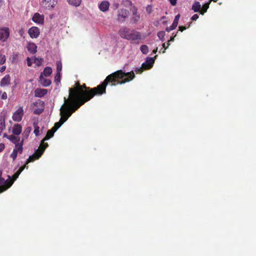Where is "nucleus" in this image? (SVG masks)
Segmentation results:
<instances>
[{
  "label": "nucleus",
  "instance_id": "obj_38",
  "mask_svg": "<svg viewBox=\"0 0 256 256\" xmlns=\"http://www.w3.org/2000/svg\"><path fill=\"white\" fill-rule=\"evenodd\" d=\"M20 174L18 173V172L17 171L12 176V180H11L12 181H13V182L16 180L17 178H18L19 175Z\"/></svg>",
  "mask_w": 256,
  "mask_h": 256
},
{
  "label": "nucleus",
  "instance_id": "obj_22",
  "mask_svg": "<svg viewBox=\"0 0 256 256\" xmlns=\"http://www.w3.org/2000/svg\"><path fill=\"white\" fill-rule=\"evenodd\" d=\"M201 8V5L198 2L196 1L192 4V10L194 12H199Z\"/></svg>",
  "mask_w": 256,
  "mask_h": 256
},
{
  "label": "nucleus",
  "instance_id": "obj_35",
  "mask_svg": "<svg viewBox=\"0 0 256 256\" xmlns=\"http://www.w3.org/2000/svg\"><path fill=\"white\" fill-rule=\"evenodd\" d=\"M60 72H57L54 78V80L56 82H60Z\"/></svg>",
  "mask_w": 256,
  "mask_h": 256
},
{
  "label": "nucleus",
  "instance_id": "obj_10",
  "mask_svg": "<svg viewBox=\"0 0 256 256\" xmlns=\"http://www.w3.org/2000/svg\"><path fill=\"white\" fill-rule=\"evenodd\" d=\"M28 34L32 38H36L38 37L40 31V29L36 26H32L28 30Z\"/></svg>",
  "mask_w": 256,
  "mask_h": 256
},
{
  "label": "nucleus",
  "instance_id": "obj_13",
  "mask_svg": "<svg viewBox=\"0 0 256 256\" xmlns=\"http://www.w3.org/2000/svg\"><path fill=\"white\" fill-rule=\"evenodd\" d=\"M48 92V90L44 88H38L34 90V96L42 98L45 96Z\"/></svg>",
  "mask_w": 256,
  "mask_h": 256
},
{
  "label": "nucleus",
  "instance_id": "obj_34",
  "mask_svg": "<svg viewBox=\"0 0 256 256\" xmlns=\"http://www.w3.org/2000/svg\"><path fill=\"white\" fill-rule=\"evenodd\" d=\"M144 70V68L142 66L140 68H134V71L136 74H141Z\"/></svg>",
  "mask_w": 256,
  "mask_h": 256
},
{
  "label": "nucleus",
  "instance_id": "obj_2",
  "mask_svg": "<svg viewBox=\"0 0 256 256\" xmlns=\"http://www.w3.org/2000/svg\"><path fill=\"white\" fill-rule=\"evenodd\" d=\"M118 34L122 38L128 40H134L141 39V35L139 32L126 26L122 27Z\"/></svg>",
  "mask_w": 256,
  "mask_h": 256
},
{
  "label": "nucleus",
  "instance_id": "obj_23",
  "mask_svg": "<svg viewBox=\"0 0 256 256\" xmlns=\"http://www.w3.org/2000/svg\"><path fill=\"white\" fill-rule=\"evenodd\" d=\"M52 72V68L50 66H46L44 68L43 72L41 74L42 75L44 74L45 76H48L51 74Z\"/></svg>",
  "mask_w": 256,
  "mask_h": 256
},
{
  "label": "nucleus",
  "instance_id": "obj_12",
  "mask_svg": "<svg viewBox=\"0 0 256 256\" xmlns=\"http://www.w3.org/2000/svg\"><path fill=\"white\" fill-rule=\"evenodd\" d=\"M154 62V58L148 57L146 58V62L142 63V66L144 69L148 70L150 68Z\"/></svg>",
  "mask_w": 256,
  "mask_h": 256
},
{
  "label": "nucleus",
  "instance_id": "obj_15",
  "mask_svg": "<svg viewBox=\"0 0 256 256\" xmlns=\"http://www.w3.org/2000/svg\"><path fill=\"white\" fill-rule=\"evenodd\" d=\"M40 84L45 87L48 86L52 83L51 80L49 79L45 78L42 74H40Z\"/></svg>",
  "mask_w": 256,
  "mask_h": 256
},
{
  "label": "nucleus",
  "instance_id": "obj_3",
  "mask_svg": "<svg viewBox=\"0 0 256 256\" xmlns=\"http://www.w3.org/2000/svg\"><path fill=\"white\" fill-rule=\"evenodd\" d=\"M44 141L45 140H44V138L40 144V148H38L36 150L34 154L29 156L28 158L26 160V164L32 162L34 160L38 159L41 156L45 149L48 146V144L47 143L44 144Z\"/></svg>",
  "mask_w": 256,
  "mask_h": 256
},
{
  "label": "nucleus",
  "instance_id": "obj_1",
  "mask_svg": "<svg viewBox=\"0 0 256 256\" xmlns=\"http://www.w3.org/2000/svg\"><path fill=\"white\" fill-rule=\"evenodd\" d=\"M128 64H125L123 70H118L108 76L104 81L93 89V92H84L82 88L73 90L69 89V98L66 99L64 98V104L60 108V114H62L67 120L86 102L92 98L94 95H101L106 93V86L108 82L112 83V86L117 84H123L132 80L134 77L133 70L126 72Z\"/></svg>",
  "mask_w": 256,
  "mask_h": 256
},
{
  "label": "nucleus",
  "instance_id": "obj_42",
  "mask_svg": "<svg viewBox=\"0 0 256 256\" xmlns=\"http://www.w3.org/2000/svg\"><path fill=\"white\" fill-rule=\"evenodd\" d=\"M180 18V14H177L175 16L173 22H176V24H178V22Z\"/></svg>",
  "mask_w": 256,
  "mask_h": 256
},
{
  "label": "nucleus",
  "instance_id": "obj_46",
  "mask_svg": "<svg viewBox=\"0 0 256 256\" xmlns=\"http://www.w3.org/2000/svg\"><path fill=\"white\" fill-rule=\"evenodd\" d=\"M198 18V14H194L192 16L191 18V20H196Z\"/></svg>",
  "mask_w": 256,
  "mask_h": 256
},
{
  "label": "nucleus",
  "instance_id": "obj_11",
  "mask_svg": "<svg viewBox=\"0 0 256 256\" xmlns=\"http://www.w3.org/2000/svg\"><path fill=\"white\" fill-rule=\"evenodd\" d=\"M57 0H42V4L47 9L53 8L57 4Z\"/></svg>",
  "mask_w": 256,
  "mask_h": 256
},
{
  "label": "nucleus",
  "instance_id": "obj_17",
  "mask_svg": "<svg viewBox=\"0 0 256 256\" xmlns=\"http://www.w3.org/2000/svg\"><path fill=\"white\" fill-rule=\"evenodd\" d=\"M27 48L28 51L32 54H34L37 52V46L34 43L28 44L27 46Z\"/></svg>",
  "mask_w": 256,
  "mask_h": 256
},
{
  "label": "nucleus",
  "instance_id": "obj_54",
  "mask_svg": "<svg viewBox=\"0 0 256 256\" xmlns=\"http://www.w3.org/2000/svg\"><path fill=\"white\" fill-rule=\"evenodd\" d=\"M157 51H158V48H156L154 49V50H153V52H154V54H156V53L157 52Z\"/></svg>",
  "mask_w": 256,
  "mask_h": 256
},
{
  "label": "nucleus",
  "instance_id": "obj_14",
  "mask_svg": "<svg viewBox=\"0 0 256 256\" xmlns=\"http://www.w3.org/2000/svg\"><path fill=\"white\" fill-rule=\"evenodd\" d=\"M32 20L37 24H42L44 20V16L38 13H35L32 18Z\"/></svg>",
  "mask_w": 256,
  "mask_h": 256
},
{
  "label": "nucleus",
  "instance_id": "obj_7",
  "mask_svg": "<svg viewBox=\"0 0 256 256\" xmlns=\"http://www.w3.org/2000/svg\"><path fill=\"white\" fill-rule=\"evenodd\" d=\"M60 121L58 122H56L54 124V126L52 128L53 131L52 132V134L50 136H48L46 138H44V140H47L52 137L53 136L54 132L68 120L66 118H65L64 115L62 114H60Z\"/></svg>",
  "mask_w": 256,
  "mask_h": 256
},
{
  "label": "nucleus",
  "instance_id": "obj_31",
  "mask_svg": "<svg viewBox=\"0 0 256 256\" xmlns=\"http://www.w3.org/2000/svg\"><path fill=\"white\" fill-rule=\"evenodd\" d=\"M34 132L36 136H38L39 135V132H40L39 127L37 125V124H36V122L34 123Z\"/></svg>",
  "mask_w": 256,
  "mask_h": 256
},
{
  "label": "nucleus",
  "instance_id": "obj_39",
  "mask_svg": "<svg viewBox=\"0 0 256 256\" xmlns=\"http://www.w3.org/2000/svg\"><path fill=\"white\" fill-rule=\"evenodd\" d=\"M34 61L33 62L34 63H38V65L40 66V62H41L42 60V59L40 58V60H39L38 58H37L36 57H34Z\"/></svg>",
  "mask_w": 256,
  "mask_h": 256
},
{
  "label": "nucleus",
  "instance_id": "obj_18",
  "mask_svg": "<svg viewBox=\"0 0 256 256\" xmlns=\"http://www.w3.org/2000/svg\"><path fill=\"white\" fill-rule=\"evenodd\" d=\"M10 76L8 74L5 76L0 81L1 86H5L10 84Z\"/></svg>",
  "mask_w": 256,
  "mask_h": 256
},
{
  "label": "nucleus",
  "instance_id": "obj_9",
  "mask_svg": "<svg viewBox=\"0 0 256 256\" xmlns=\"http://www.w3.org/2000/svg\"><path fill=\"white\" fill-rule=\"evenodd\" d=\"M24 115V110L22 106H20L13 114L12 119L16 122L21 121Z\"/></svg>",
  "mask_w": 256,
  "mask_h": 256
},
{
  "label": "nucleus",
  "instance_id": "obj_5",
  "mask_svg": "<svg viewBox=\"0 0 256 256\" xmlns=\"http://www.w3.org/2000/svg\"><path fill=\"white\" fill-rule=\"evenodd\" d=\"M7 138L15 144V147L18 149L20 153H22V145L24 142L23 139L20 140V137L14 135H10L8 136Z\"/></svg>",
  "mask_w": 256,
  "mask_h": 256
},
{
  "label": "nucleus",
  "instance_id": "obj_36",
  "mask_svg": "<svg viewBox=\"0 0 256 256\" xmlns=\"http://www.w3.org/2000/svg\"><path fill=\"white\" fill-rule=\"evenodd\" d=\"M131 10L132 11V16L138 14V9L136 6H133Z\"/></svg>",
  "mask_w": 256,
  "mask_h": 256
},
{
  "label": "nucleus",
  "instance_id": "obj_51",
  "mask_svg": "<svg viewBox=\"0 0 256 256\" xmlns=\"http://www.w3.org/2000/svg\"><path fill=\"white\" fill-rule=\"evenodd\" d=\"M186 29V28L185 26H179V30H180L181 32H182L183 30H184Z\"/></svg>",
  "mask_w": 256,
  "mask_h": 256
},
{
  "label": "nucleus",
  "instance_id": "obj_47",
  "mask_svg": "<svg viewBox=\"0 0 256 256\" xmlns=\"http://www.w3.org/2000/svg\"><path fill=\"white\" fill-rule=\"evenodd\" d=\"M169 1L172 6H175L176 4L177 0H169Z\"/></svg>",
  "mask_w": 256,
  "mask_h": 256
},
{
  "label": "nucleus",
  "instance_id": "obj_29",
  "mask_svg": "<svg viewBox=\"0 0 256 256\" xmlns=\"http://www.w3.org/2000/svg\"><path fill=\"white\" fill-rule=\"evenodd\" d=\"M210 2H208V3L205 4L203 6L202 10L200 12V14H204L207 10L208 8H209V4Z\"/></svg>",
  "mask_w": 256,
  "mask_h": 256
},
{
  "label": "nucleus",
  "instance_id": "obj_56",
  "mask_svg": "<svg viewBox=\"0 0 256 256\" xmlns=\"http://www.w3.org/2000/svg\"><path fill=\"white\" fill-rule=\"evenodd\" d=\"M2 0H0V2H2Z\"/></svg>",
  "mask_w": 256,
  "mask_h": 256
},
{
  "label": "nucleus",
  "instance_id": "obj_55",
  "mask_svg": "<svg viewBox=\"0 0 256 256\" xmlns=\"http://www.w3.org/2000/svg\"><path fill=\"white\" fill-rule=\"evenodd\" d=\"M212 1H214V2H216V0H210L209 2H210Z\"/></svg>",
  "mask_w": 256,
  "mask_h": 256
},
{
  "label": "nucleus",
  "instance_id": "obj_25",
  "mask_svg": "<svg viewBox=\"0 0 256 256\" xmlns=\"http://www.w3.org/2000/svg\"><path fill=\"white\" fill-rule=\"evenodd\" d=\"M78 88H75L74 89H72V88L73 90H78V89H79V88H82L84 91V92H93V89H94V88H92V89H90L89 88H87L85 85L83 86L82 87H81L80 84H78Z\"/></svg>",
  "mask_w": 256,
  "mask_h": 256
},
{
  "label": "nucleus",
  "instance_id": "obj_44",
  "mask_svg": "<svg viewBox=\"0 0 256 256\" xmlns=\"http://www.w3.org/2000/svg\"><path fill=\"white\" fill-rule=\"evenodd\" d=\"M170 45V44L169 42H167L166 44V43H164L162 44V47L164 48V50H166L169 46ZM162 52L164 53L165 50H164Z\"/></svg>",
  "mask_w": 256,
  "mask_h": 256
},
{
  "label": "nucleus",
  "instance_id": "obj_16",
  "mask_svg": "<svg viewBox=\"0 0 256 256\" xmlns=\"http://www.w3.org/2000/svg\"><path fill=\"white\" fill-rule=\"evenodd\" d=\"M110 4L108 2L103 1L99 5L98 7L100 10L104 12L108 10Z\"/></svg>",
  "mask_w": 256,
  "mask_h": 256
},
{
  "label": "nucleus",
  "instance_id": "obj_50",
  "mask_svg": "<svg viewBox=\"0 0 256 256\" xmlns=\"http://www.w3.org/2000/svg\"><path fill=\"white\" fill-rule=\"evenodd\" d=\"M25 167H26V166H24L20 167V169L18 170V173L20 174L24 170V169Z\"/></svg>",
  "mask_w": 256,
  "mask_h": 256
},
{
  "label": "nucleus",
  "instance_id": "obj_26",
  "mask_svg": "<svg viewBox=\"0 0 256 256\" xmlns=\"http://www.w3.org/2000/svg\"><path fill=\"white\" fill-rule=\"evenodd\" d=\"M18 152H19V150L15 147V148L10 154V157L12 158L14 160H16Z\"/></svg>",
  "mask_w": 256,
  "mask_h": 256
},
{
  "label": "nucleus",
  "instance_id": "obj_32",
  "mask_svg": "<svg viewBox=\"0 0 256 256\" xmlns=\"http://www.w3.org/2000/svg\"><path fill=\"white\" fill-rule=\"evenodd\" d=\"M6 60V58L4 55L2 54L0 52V64H3L5 63Z\"/></svg>",
  "mask_w": 256,
  "mask_h": 256
},
{
  "label": "nucleus",
  "instance_id": "obj_37",
  "mask_svg": "<svg viewBox=\"0 0 256 256\" xmlns=\"http://www.w3.org/2000/svg\"><path fill=\"white\" fill-rule=\"evenodd\" d=\"M146 12L148 14H150L152 12V6L151 5H148L146 7Z\"/></svg>",
  "mask_w": 256,
  "mask_h": 256
},
{
  "label": "nucleus",
  "instance_id": "obj_28",
  "mask_svg": "<svg viewBox=\"0 0 256 256\" xmlns=\"http://www.w3.org/2000/svg\"><path fill=\"white\" fill-rule=\"evenodd\" d=\"M178 26V24H176V22H173L172 24L166 28V30L168 32H170V31L175 29Z\"/></svg>",
  "mask_w": 256,
  "mask_h": 256
},
{
  "label": "nucleus",
  "instance_id": "obj_40",
  "mask_svg": "<svg viewBox=\"0 0 256 256\" xmlns=\"http://www.w3.org/2000/svg\"><path fill=\"white\" fill-rule=\"evenodd\" d=\"M2 94L1 98L2 100H6L7 98V94L6 92H0V94Z\"/></svg>",
  "mask_w": 256,
  "mask_h": 256
},
{
  "label": "nucleus",
  "instance_id": "obj_53",
  "mask_svg": "<svg viewBox=\"0 0 256 256\" xmlns=\"http://www.w3.org/2000/svg\"><path fill=\"white\" fill-rule=\"evenodd\" d=\"M176 36V35L174 36H172V37H171V38H170V40L168 41V42H169V43H170V42H173V41L174 40V37H175Z\"/></svg>",
  "mask_w": 256,
  "mask_h": 256
},
{
  "label": "nucleus",
  "instance_id": "obj_20",
  "mask_svg": "<svg viewBox=\"0 0 256 256\" xmlns=\"http://www.w3.org/2000/svg\"><path fill=\"white\" fill-rule=\"evenodd\" d=\"M66 1L70 5L78 7L81 4L82 0H66Z\"/></svg>",
  "mask_w": 256,
  "mask_h": 256
},
{
  "label": "nucleus",
  "instance_id": "obj_43",
  "mask_svg": "<svg viewBox=\"0 0 256 256\" xmlns=\"http://www.w3.org/2000/svg\"><path fill=\"white\" fill-rule=\"evenodd\" d=\"M42 112V110L41 109H36L34 110V112L36 114H40Z\"/></svg>",
  "mask_w": 256,
  "mask_h": 256
},
{
  "label": "nucleus",
  "instance_id": "obj_33",
  "mask_svg": "<svg viewBox=\"0 0 256 256\" xmlns=\"http://www.w3.org/2000/svg\"><path fill=\"white\" fill-rule=\"evenodd\" d=\"M62 69V64L61 62H58L56 63V71L57 72H60Z\"/></svg>",
  "mask_w": 256,
  "mask_h": 256
},
{
  "label": "nucleus",
  "instance_id": "obj_49",
  "mask_svg": "<svg viewBox=\"0 0 256 256\" xmlns=\"http://www.w3.org/2000/svg\"><path fill=\"white\" fill-rule=\"evenodd\" d=\"M53 131V128H52L50 130L48 131L46 135L44 137L46 138L48 136H50L52 134V132Z\"/></svg>",
  "mask_w": 256,
  "mask_h": 256
},
{
  "label": "nucleus",
  "instance_id": "obj_48",
  "mask_svg": "<svg viewBox=\"0 0 256 256\" xmlns=\"http://www.w3.org/2000/svg\"><path fill=\"white\" fill-rule=\"evenodd\" d=\"M4 144H0V152H2L4 149Z\"/></svg>",
  "mask_w": 256,
  "mask_h": 256
},
{
  "label": "nucleus",
  "instance_id": "obj_41",
  "mask_svg": "<svg viewBox=\"0 0 256 256\" xmlns=\"http://www.w3.org/2000/svg\"><path fill=\"white\" fill-rule=\"evenodd\" d=\"M30 130H31L30 128L28 127L27 128H26V129L24 131L23 134H25L26 136H28L29 133L30 132Z\"/></svg>",
  "mask_w": 256,
  "mask_h": 256
},
{
  "label": "nucleus",
  "instance_id": "obj_52",
  "mask_svg": "<svg viewBox=\"0 0 256 256\" xmlns=\"http://www.w3.org/2000/svg\"><path fill=\"white\" fill-rule=\"evenodd\" d=\"M6 68V67L5 66H2L0 68V72H4Z\"/></svg>",
  "mask_w": 256,
  "mask_h": 256
},
{
  "label": "nucleus",
  "instance_id": "obj_45",
  "mask_svg": "<svg viewBox=\"0 0 256 256\" xmlns=\"http://www.w3.org/2000/svg\"><path fill=\"white\" fill-rule=\"evenodd\" d=\"M27 64L28 66H30L32 65V62H31V59L30 58H26Z\"/></svg>",
  "mask_w": 256,
  "mask_h": 256
},
{
  "label": "nucleus",
  "instance_id": "obj_27",
  "mask_svg": "<svg viewBox=\"0 0 256 256\" xmlns=\"http://www.w3.org/2000/svg\"><path fill=\"white\" fill-rule=\"evenodd\" d=\"M140 50L144 54H147L148 52V48L146 45H142L140 48Z\"/></svg>",
  "mask_w": 256,
  "mask_h": 256
},
{
  "label": "nucleus",
  "instance_id": "obj_8",
  "mask_svg": "<svg viewBox=\"0 0 256 256\" xmlns=\"http://www.w3.org/2000/svg\"><path fill=\"white\" fill-rule=\"evenodd\" d=\"M10 30L8 27L0 28V41L6 42L10 36Z\"/></svg>",
  "mask_w": 256,
  "mask_h": 256
},
{
  "label": "nucleus",
  "instance_id": "obj_24",
  "mask_svg": "<svg viewBox=\"0 0 256 256\" xmlns=\"http://www.w3.org/2000/svg\"><path fill=\"white\" fill-rule=\"evenodd\" d=\"M140 15L132 16L130 18V22L132 24H138L140 21Z\"/></svg>",
  "mask_w": 256,
  "mask_h": 256
},
{
  "label": "nucleus",
  "instance_id": "obj_6",
  "mask_svg": "<svg viewBox=\"0 0 256 256\" xmlns=\"http://www.w3.org/2000/svg\"><path fill=\"white\" fill-rule=\"evenodd\" d=\"M130 12L128 10L126 9H120L118 11L117 14V20L120 23L124 22L126 19L128 18Z\"/></svg>",
  "mask_w": 256,
  "mask_h": 256
},
{
  "label": "nucleus",
  "instance_id": "obj_4",
  "mask_svg": "<svg viewBox=\"0 0 256 256\" xmlns=\"http://www.w3.org/2000/svg\"><path fill=\"white\" fill-rule=\"evenodd\" d=\"M2 170L0 169V193L10 188L13 184V181L11 180V176H7L8 178L5 180L2 178Z\"/></svg>",
  "mask_w": 256,
  "mask_h": 256
},
{
  "label": "nucleus",
  "instance_id": "obj_19",
  "mask_svg": "<svg viewBox=\"0 0 256 256\" xmlns=\"http://www.w3.org/2000/svg\"><path fill=\"white\" fill-rule=\"evenodd\" d=\"M22 126L20 124H16L13 128L12 133L16 136H18L22 132Z\"/></svg>",
  "mask_w": 256,
  "mask_h": 256
},
{
  "label": "nucleus",
  "instance_id": "obj_30",
  "mask_svg": "<svg viewBox=\"0 0 256 256\" xmlns=\"http://www.w3.org/2000/svg\"><path fill=\"white\" fill-rule=\"evenodd\" d=\"M164 36H165V32L164 31H160L158 33V36L162 42L164 41Z\"/></svg>",
  "mask_w": 256,
  "mask_h": 256
},
{
  "label": "nucleus",
  "instance_id": "obj_21",
  "mask_svg": "<svg viewBox=\"0 0 256 256\" xmlns=\"http://www.w3.org/2000/svg\"><path fill=\"white\" fill-rule=\"evenodd\" d=\"M5 128V118L4 116H0V135Z\"/></svg>",
  "mask_w": 256,
  "mask_h": 256
}]
</instances>
